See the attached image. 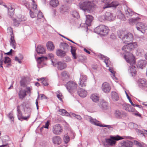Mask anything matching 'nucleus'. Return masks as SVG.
Segmentation results:
<instances>
[{"instance_id":"nucleus-1","label":"nucleus","mask_w":147,"mask_h":147,"mask_svg":"<svg viewBox=\"0 0 147 147\" xmlns=\"http://www.w3.org/2000/svg\"><path fill=\"white\" fill-rule=\"evenodd\" d=\"M127 63H129L131 66L129 72L131 74L132 76H135L136 74V67L135 66V61L134 57L131 53H129L128 55H125L123 56Z\"/></svg>"},{"instance_id":"nucleus-2","label":"nucleus","mask_w":147,"mask_h":147,"mask_svg":"<svg viewBox=\"0 0 147 147\" xmlns=\"http://www.w3.org/2000/svg\"><path fill=\"white\" fill-rule=\"evenodd\" d=\"M94 5L92 2L86 0L84 2H80L79 4V6L80 9L85 12L89 13L94 6Z\"/></svg>"},{"instance_id":"nucleus-3","label":"nucleus","mask_w":147,"mask_h":147,"mask_svg":"<svg viewBox=\"0 0 147 147\" xmlns=\"http://www.w3.org/2000/svg\"><path fill=\"white\" fill-rule=\"evenodd\" d=\"M118 36L124 43L132 41L133 40V36L130 33L125 34L123 31H121L118 33Z\"/></svg>"},{"instance_id":"nucleus-4","label":"nucleus","mask_w":147,"mask_h":147,"mask_svg":"<svg viewBox=\"0 0 147 147\" xmlns=\"http://www.w3.org/2000/svg\"><path fill=\"white\" fill-rule=\"evenodd\" d=\"M123 138L118 135L111 136L109 138L105 139V141L107 144L110 146H113L115 145L116 141L121 140Z\"/></svg>"},{"instance_id":"nucleus-5","label":"nucleus","mask_w":147,"mask_h":147,"mask_svg":"<svg viewBox=\"0 0 147 147\" xmlns=\"http://www.w3.org/2000/svg\"><path fill=\"white\" fill-rule=\"evenodd\" d=\"M108 28L104 25H100L96 27L94 31L98 34L105 36L107 35L109 32Z\"/></svg>"},{"instance_id":"nucleus-6","label":"nucleus","mask_w":147,"mask_h":147,"mask_svg":"<svg viewBox=\"0 0 147 147\" xmlns=\"http://www.w3.org/2000/svg\"><path fill=\"white\" fill-rule=\"evenodd\" d=\"M123 108L126 111L132 113V114L135 116L139 117H141V114L129 104H123Z\"/></svg>"},{"instance_id":"nucleus-7","label":"nucleus","mask_w":147,"mask_h":147,"mask_svg":"<svg viewBox=\"0 0 147 147\" xmlns=\"http://www.w3.org/2000/svg\"><path fill=\"white\" fill-rule=\"evenodd\" d=\"M89 119L90 122L93 125L100 127H106L110 130H112L113 129V128L111 125L102 124L100 121L91 117H90Z\"/></svg>"},{"instance_id":"nucleus-8","label":"nucleus","mask_w":147,"mask_h":147,"mask_svg":"<svg viewBox=\"0 0 147 147\" xmlns=\"http://www.w3.org/2000/svg\"><path fill=\"white\" fill-rule=\"evenodd\" d=\"M99 20L101 22L105 20L111 21L115 19V16H113L112 13L107 12L105 13V15L99 17Z\"/></svg>"},{"instance_id":"nucleus-9","label":"nucleus","mask_w":147,"mask_h":147,"mask_svg":"<svg viewBox=\"0 0 147 147\" xmlns=\"http://www.w3.org/2000/svg\"><path fill=\"white\" fill-rule=\"evenodd\" d=\"M137 47V44L136 42L130 43L124 45L122 49L124 52H128L129 51L132 50Z\"/></svg>"},{"instance_id":"nucleus-10","label":"nucleus","mask_w":147,"mask_h":147,"mask_svg":"<svg viewBox=\"0 0 147 147\" xmlns=\"http://www.w3.org/2000/svg\"><path fill=\"white\" fill-rule=\"evenodd\" d=\"M67 89L69 92L71 93L72 92L75 91L77 88V84L74 82L69 81L65 85Z\"/></svg>"},{"instance_id":"nucleus-11","label":"nucleus","mask_w":147,"mask_h":147,"mask_svg":"<svg viewBox=\"0 0 147 147\" xmlns=\"http://www.w3.org/2000/svg\"><path fill=\"white\" fill-rule=\"evenodd\" d=\"M52 63L53 66L56 67L59 70H60L65 69L67 66L66 63L61 61H56L55 62L52 61Z\"/></svg>"},{"instance_id":"nucleus-12","label":"nucleus","mask_w":147,"mask_h":147,"mask_svg":"<svg viewBox=\"0 0 147 147\" xmlns=\"http://www.w3.org/2000/svg\"><path fill=\"white\" fill-rule=\"evenodd\" d=\"M52 131L53 133L56 135H60L63 131L62 127L59 124L54 125L52 127Z\"/></svg>"},{"instance_id":"nucleus-13","label":"nucleus","mask_w":147,"mask_h":147,"mask_svg":"<svg viewBox=\"0 0 147 147\" xmlns=\"http://www.w3.org/2000/svg\"><path fill=\"white\" fill-rule=\"evenodd\" d=\"M137 29L142 33H144L145 30L147 29L146 24L142 22H138L136 24Z\"/></svg>"},{"instance_id":"nucleus-14","label":"nucleus","mask_w":147,"mask_h":147,"mask_svg":"<svg viewBox=\"0 0 147 147\" xmlns=\"http://www.w3.org/2000/svg\"><path fill=\"white\" fill-rule=\"evenodd\" d=\"M138 85L141 88L145 90L147 88V82L145 79H140L138 81Z\"/></svg>"},{"instance_id":"nucleus-15","label":"nucleus","mask_w":147,"mask_h":147,"mask_svg":"<svg viewBox=\"0 0 147 147\" xmlns=\"http://www.w3.org/2000/svg\"><path fill=\"white\" fill-rule=\"evenodd\" d=\"M87 80V77L86 76L83 74H80V81L79 83L80 86L81 87H85L86 86V84L85 82Z\"/></svg>"},{"instance_id":"nucleus-16","label":"nucleus","mask_w":147,"mask_h":147,"mask_svg":"<svg viewBox=\"0 0 147 147\" xmlns=\"http://www.w3.org/2000/svg\"><path fill=\"white\" fill-rule=\"evenodd\" d=\"M101 88L104 92L107 93L110 91L111 87L108 83L105 82L102 84Z\"/></svg>"},{"instance_id":"nucleus-17","label":"nucleus","mask_w":147,"mask_h":147,"mask_svg":"<svg viewBox=\"0 0 147 147\" xmlns=\"http://www.w3.org/2000/svg\"><path fill=\"white\" fill-rule=\"evenodd\" d=\"M24 110L25 117L24 118V120H26L30 117L31 109L29 107H26V108H24Z\"/></svg>"},{"instance_id":"nucleus-18","label":"nucleus","mask_w":147,"mask_h":147,"mask_svg":"<svg viewBox=\"0 0 147 147\" xmlns=\"http://www.w3.org/2000/svg\"><path fill=\"white\" fill-rule=\"evenodd\" d=\"M125 14L127 17L132 16L134 14H136L135 12L133 11L131 9L127 6H126L125 8Z\"/></svg>"},{"instance_id":"nucleus-19","label":"nucleus","mask_w":147,"mask_h":147,"mask_svg":"<svg viewBox=\"0 0 147 147\" xmlns=\"http://www.w3.org/2000/svg\"><path fill=\"white\" fill-rule=\"evenodd\" d=\"M146 65L147 62L146 60H140L138 61L137 66L138 67L143 69L144 67H145Z\"/></svg>"},{"instance_id":"nucleus-20","label":"nucleus","mask_w":147,"mask_h":147,"mask_svg":"<svg viewBox=\"0 0 147 147\" xmlns=\"http://www.w3.org/2000/svg\"><path fill=\"white\" fill-rule=\"evenodd\" d=\"M52 141L54 144L59 145L61 143V139L60 137L55 136L53 138Z\"/></svg>"},{"instance_id":"nucleus-21","label":"nucleus","mask_w":147,"mask_h":147,"mask_svg":"<svg viewBox=\"0 0 147 147\" xmlns=\"http://www.w3.org/2000/svg\"><path fill=\"white\" fill-rule=\"evenodd\" d=\"M78 93L81 97H85L87 95V92L82 88H80L78 90Z\"/></svg>"},{"instance_id":"nucleus-22","label":"nucleus","mask_w":147,"mask_h":147,"mask_svg":"<svg viewBox=\"0 0 147 147\" xmlns=\"http://www.w3.org/2000/svg\"><path fill=\"white\" fill-rule=\"evenodd\" d=\"M17 116L18 119L22 121V120H24V117L22 116V113L20 110V107L19 105L17 106Z\"/></svg>"},{"instance_id":"nucleus-23","label":"nucleus","mask_w":147,"mask_h":147,"mask_svg":"<svg viewBox=\"0 0 147 147\" xmlns=\"http://www.w3.org/2000/svg\"><path fill=\"white\" fill-rule=\"evenodd\" d=\"M86 20L85 23L88 26L91 25V23L93 20V17L91 15H86Z\"/></svg>"},{"instance_id":"nucleus-24","label":"nucleus","mask_w":147,"mask_h":147,"mask_svg":"<svg viewBox=\"0 0 147 147\" xmlns=\"http://www.w3.org/2000/svg\"><path fill=\"white\" fill-rule=\"evenodd\" d=\"M66 53L65 51H63L60 49L57 50L56 51V55L61 57L65 56L66 54Z\"/></svg>"},{"instance_id":"nucleus-25","label":"nucleus","mask_w":147,"mask_h":147,"mask_svg":"<svg viewBox=\"0 0 147 147\" xmlns=\"http://www.w3.org/2000/svg\"><path fill=\"white\" fill-rule=\"evenodd\" d=\"M18 95L20 99H23L27 95L26 90L21 89L18 93Z\"/></svg>"},{"instance_id":"nucleus-26","label":"nucleus","mask_w":147,"mask_h":147,"mask_svg":"<svg viewBox=\"0 0 147 147\" xmlns=\"http://www.w3.org/2000/svg\"><path fill=\"white\" fill-rule=\"evenodd\" d=\"M36 51L38 54H43L45 52V48L41 45H38L36 48Z\"/></svg>"},{"instance_id":"nucleus-27","label":"nucleus","mask_w":147,"mask_h":147,"mask_svg":"<svg viewBox=\"0 0 147 147\" xmlns=\"http://www.w3.org/2000/svg\"><path fill=\"white\" fill-rule=\"evenodd\" d=\"M60 47L61 48H63L65 51L66 52L68 51L69 48V45L65 42H61L60 45Z\"/></svg>"},{"instance_id":"nucleus-28","label":"nucleus","mask_w":147,"mask_h":147,"mask_svg":"<svg viewBox=\"0 0 147 147\" xmlns=\"http://www.w3.org/2000/svg\"><path fill=\"white\" fill-rule=\"evenodd\" d=\"M119 3L117 1H112L111 2L110 4L108 6H104L103 7V8L104 9L105 8L110 7H116L117 6L119 5Z\"/></svg>"},{"instance_id":"nucleus-29","label":"nucleus","mask_w":147,"mask_h":147,"mask_svg":"<svg viewBox=\"0 0 147 147\" xmlns=\"http://www.w3.org/2000/svg\"><path fill=\"white\" fill-rule=\"evenodd\" d=\"M99 107L102 109H106L108 106L107 103L104 100H101L99 105Z\"/></svg>"},{"instance_id":"nucleus-30","label":"nucleus","mask_w":147,"mask_h":147,"mask_svg":"<svg viewBox=\"0 0 147 147\" xmlns=\"http://www.w3.org/2000/svg\"><path fill=\"white\" fill-rule=\"evenodd\" d=\"M101 58L102 59H104V62L105 63L106 66L107 67H109L111 63L109 58L103 55H101Z\"/></svg>"},{"instance_id":"nucleus-31","label":"nucleus","mask_w":147,"mask_h":147,"mask_svg":"<svg viewBox=\"0 0 147 147\" xmlns=\"http://www.w3.org/2000/svg\"><path fill=\"white\" fill-rule=\"evenodd\" d=\"M8 15L11 18L14 13V9L10 5L7 8Z\"/></svg>"},{"instance_id":"nucleus-32","label":"nucleus","mask_w":147,"mask_h":147,"mask_svg":"<svg viewBox=\"0 0 147 147\" xmlns=\"http://www.w3.org/2000/svg\"><path fill=\"white\" fill-rule=\"evenodd\" d=\"M46 46L47 49L50 51L53 50L55 48L53 44L51 42L49 41L47 43Z\"/></svg>"},{"instance_id":"nucleus-33","label":"nucleus","mask_w":147,"mask_h":147,"mask_svg":"<svg viewBox=\"0 0 147 147\" xmlns=\"http://www.w3.org/2000/svg\"><path fill=\"white\" fill-rule=\"evenodd\" d=\"M69 8V7L66 5H62L60 7L59 9L60 12L63 13L67 11Z\"/></svg>"},{"instance_id":"nucleus-34","label":"nucleus","mask_w":147,"mask_h":147,"mask_svg":"<svg viewBox=\"0 0 147 147\" xmlns=\"http://www.w3.org/2000/svg\"><path fill=\"white\" fill-rule=\"evenodd\" d=\"M10 43V45L14 49H15L16 48V43L14 39V36H11V37Z\"/></svg>"},{"instance_id":"nucleus-35","label":"nucleus","mask_w":147,"mask_h":147,"mask_svg":"<svg viewBox=\"0 0 147 147\" xmlns=\"http://www.w3.org/2000/svg\"><path fill=\"white\" fill-rule=\"evenodd\" d=\"M4 63H7L6 67H9L11 65V59L8 57H5L4 59Z\"/></svg>"},{"instance_id":"nucleus-36","label":"nucleus","mask_w":147,"mask_h":147,"mask_svg":"<svg viewBox=\"0 0 147 147\" xmlns=\"http://www.w3.org/2000/svg\"><path fill=\"white\" fill-rule=\"evenodd\" d=\"M122 145L125 147H131L132 143L131 142L127 141H123L122 143Z\"/></svg>"},{"instance_id":"nucleus-37","label":"nucleus","mask_w":147,"mask_h":147,"mask_svg":"<svg viewBox=\"0 0 147 147\" xmlns=\"http://www.w3.org/2000/svg\"><path fill=\"white\" fill-rule=\"evenodd\" d=\"M50 4L52 7H55L58 5L59 2L58 0H51L50 1Z\"/></svg>"},{"instance_id":"nucleus-38","label":"nucleus","mask_w":147,"mask_h":147,"mask_svg":"<svg viewBox=\"0 0 147 147\" xmlns=\"http://www.w3.org/2000/svg\"><path fill=\"white\" fill-rule=\"evenodd\" d=\"M90 98L94 102H97L99 100V97L96 94H92L90 96Z\"/></svg>"},{"instance_id":"nucleus-39","label":"nucleus","mask_w":147,"mask_h":147,"mask_svg":"<svg viewBox=\"0 0 147 147\" xmlns=\"http://www.w3.org/2000/svg\"><path fill=\"white\" fill-rule=\"evenodd\" d=\"M111 95L112 98L113 100L117 101L119 100V97L118 94L115 92H112Z\"/></svg>"},{"instance_id":"nucleus-40","label":"nucleus","mask_w":147,"mask_h":147,"mask_svg":"<svg viewBox=\"0 0 147 147\" xmlns=\"http://www.w3.org/2000/svg\"><path fill=\"white\" fill-rule=\"evenodd\" d=\"M140 19V18L138 17H137L135 18H130L129 19V23L131 25H134L137 21Z\"/></svg>"},{"instance_id":"nucleus-41","label":"nucleus","mask_w":147,"mask_h":147,"mask_svg":"<svg viewBox=\"0 0 147 147\" xmlns=\"http://www.w3.org/2000/svg\"><path fill=\"white\" fill-rule=\"evenodd\" d=\"M59 111L61 113V115L63 116H69V114L65 110L63 109H60Z\"/></svg>"},{"instance_id":"nucleus-42","label":"nucleus","mask_w":147,"mask_h":147,"mask_svg":"<svg viewBox=\"0 0 147 147\" xmlns=\"http://www.w3.org/2000/svg\"><path fill=\"white\" fill-rule=\"evenodd\" d=\"M71 51L72 55L74 59H76L77 57L76 56V48L74 47L73 48L72 46H71Z\"/></svg>"},{"instance_id":"nucleus-43","label":"nucleus","mask_w":147,"mask_h":147,"mask_svg":"<svg viewBox=\"0 0 147 147\" xmlns=\"http://www.w3.org/2000/svg\"><path fill=\"white\" fill-rule=\"evenodd\" d=\"M19 56L18 57L17 56L15 57V60L16 61H18L19 63H20L22 62L21 61L23 59V57L21 54H19Z\"/></svg>"},{"instance_id":"nucleus-44","label":"nucleus","mask_w":147,"mask_h":147,"mask_svg":"<svg viewBox=\"0 0 147 147\" xmlns=\"http://www.w3.org/2000/svg\"><path fill=\"white\" fill-rule=\"evenodd\" d=\"M136 131L138 135L142 134L144 136V134H146V132H147V130L144 129H143L142 130H141L139 129H136Z\"/></svg>"},{"instance_id":"nucleus-45","label":"nucleus","mask_w":147,"mask_h":147,"mask_svg":"<svg viewBox=\"0 0 147 147\" xmlns=\"http://www.w3.org/2000/svg\"><path fill=\"white\" fill-rule=\"evenodd\" d=\"M62 76L65 79H67L69 78L68 74L66 71H64L61 73Z\"/></svg>"},{"instance_id":"nucleus-46","label":"nucleus","mask_w":147,"mask_h":147,"mask_svg":"<svg viewBox=\"0 0 147 147\" xmlns=\"http://www.w3.org/2000/svg\"><path fill=\"white\" fill-rule=\"evenodd\" d=\"M109 71L111 73V77L114 79H117L116 77L115 76V72L113 70V68L111 67H110L109 69Z\"/></svg>"},{"instance_id":"nucleus-47","label":"nucleus","mask_w":147,"mask_h":147,"mask_svg":"<svg viewBox=\"0 0 147 147\" xmlns=\"http://www.w3.org/2000/svg\"><path fill=\"white\" fill-rule=\"evenodd\" d=\"M7 33L10 34L11 37L14 36L13 34V31L12 28L11 27H9L7 29Z\"/></svg>"},{"instance_id":"nucleus-48","label":"nucleus","mask_w":147,"mask_h":147,"mask_svg":"<svg viewBox=\"0 0 147 147\" xmlns=\"http://www.w3.org/2000/svg\"><path fill=\"white\" fill-rule=\"evenodd\" d=\"M121 112L119 110H116L115 112V117L118 118H121Z\"/></svg>"},{"instance_id":"nucleus-49","label":"nucleus","mask_w":147,"mask_h":147,"mask_svg":"<svg viewBox=\"0 0 147 147\" xmlns=\"http://www.w3.org/2000/svg\"><path fill=\"white\" fill-rule=\"evenodd\" d=\"M117 18L120 19L125 21V18L124 14H123L121 12L119 13L117 15Z\"/></svg>"},{"instance_id":"nucleus-50","label":"nucleus","mask_w":147,"mask_h":147,"mask_svg":"<svg viewBox=\"0 0 147 147\" xmlns=\"http://www.w3.org/2000/svg\"><path fill=\"white\" fill-rule=\"evenodd\" d=\"M101 1L105 4V5L103 7H104L109 6L112 0H101Z\"/></svg>"},{"instance_id":"nucleus-51","label":"nucleus","mask_w":147,"mask_h":147,"mask_svg":"<svg viewBox=\"0 0 147 147\" xmlns=\"http://www.w3.org/2000/svg\"><path fill=\"white\" fill-rule=\"evenodd\" d=\"M47 57H41L38 58L37 61L38 63L40 64L41 62L43 61L45 59L47 60Z\"/></svg>"},{"instance_id":"nucleus-52","label":"nucleus","mask_w":147,"mask_h":147,"mask_svg":"<svg viewBox=\"0 0 147 147\" xmlns=\"http://www.w3.org/2000/svg\"><path fill=\"white\" fill-rule=\"evenodd\" d=\"M137 54L138 55L140 56L144 53V50L141 48H138L137 50Z\"/></svg>"},{"instance_id":"nucleus-53","label":"nucleus","mask_w":147,"mask_h":147,"mask_svg":"<svg viewBox=\"0 0 147 147\" xmlns=\"http://www.w3.org/2000/svg\"><path fill=\"white\" fill-rule=\"evenodd\" d=\"M129 127L131 129L134 128L135 129H136L138 127V126L136 124L133 123H129Z\"/></svg>"},{"instance_id":"nucleus-54","label":"nucleus","mask_w":147,"mask_h":147,"mask_svg":"<svg viewBox=\"0 0 147 147\" xmlns=\"http://www.w3.org/2000/svg\"><path fill=\"white\" fill-rule=\"evenodd\" d=\"M72 15L73 17L77 19L79 18V15L78 13L76 11H74L72 12Z\"/></svg>"},{"instance_id":"nucleus-55","label":"nucleus","mask_w":147,"mask_h":147,"mask_svg":"<svg viewBox=\"0 0 147 147\" xmlns=\"http://www.w3.org/2000/svg\"><path fill=\"white\" fill-rule=\"evenodd\" d=\"M69 137L67 134L64 135L63 140L65 143H67L69 141Z\"/></svg>"},{"instance_id":"nucleus-56","label":"nucleus","mask_w":147,"mask_h":147,"mask_svg":"<svg viewBox=\"0 0 147 147\" xmlns=\"http://www.w3.org/2000/svg\"><path fill=\"white\" fill-rule=\"evenodd\" d=\"M26 89L27 90L26 93H27L30 96L31 93V91L32 90V87L26 86Z\"/></svg>"},{"instance_id":"nucleus-57","label":"nucleus","mask_w":147,"mask_h":147,"mask_svg":"<svg viewBox=\"0 0 147 147\" xmlns=\"http://www.w3.org/2000/svg\"><path fill=\"white\" fill-rule=\"evenodd\" d=\"M20 83L21 86L24 87H26L27 86L26 82L24 80H21L20 81Z\"/></svg>"},{"instance_id":"nucleus-58","label":"nucleus","mask_w":147,"mask_h":147,"mask_svg":"<svg viewBox=\"0 0 147 147\" xmlns=\"http://www.w3.org/2000/svg\"><path fill=\"white\" fill-rule=\"evenodd\" d=\"M71 115L73 117H75L78 120H81L82 119V117L80 115H76L75 113H72Z\"/></svg>"},{"instance_id":"nucleus-59","label":"nucleus","mask_w":147,"mask_h":147,"mask_svg":"<svg viewBox=\"0 0 147 147\" xmlns=\"http://www.w3.org/2000/svg\"><path fill=\"white\" fill-rule=\"evenodd\" d=\"M134 143L135 145L136 146V147H143L141 144L137 141H134Z\"/></svg>"},{"instance_id":"nucleus-60","label":"nucleus","mask_w":147,"mask_h":147,"mask_svg":"<svg viewBox=\"0 0 147 147\" xmlns=\"http://www.w3.org/2000/svg\"><path fill=\"white\" fill-rule=\"evenodd\" d=\"M43 15H42V12H40V11H39L38 12V13L37 15V19L38 18V19H41L43 18Z\"/></svg>"},{"instance_id":"nucleus-61","label":"nucleus","mask_w":147,"mask_h":147,"mask_svg":"<svg viewBox=\"0 0 147 147\" xmlns=\"http://www.w3.org/2000/svg\"><path fill=\"white\" fill-rule=\"evenodd\" d=\"M8 117L9 119L12 121H13L14 118L12 113H10L8 115Z\"/></svg>"},{"instance_id":"nucleus-62","label":"nucleus","mask_w":147,"mask_h":147,"mask_svg":"<svg viewBox=\"0 0 147 147\" xmlns=\"http://www.w3.org/2000/svg\"><path fill=\"white\" fill-rule=\"evenodd\" d=\"M30 17L32 18H33L36 17V15L34 14V13L31 10L30 11Z\"/></svg>"},{"instance_id":"nucleus-63","label":"nucleus","mask_w":147,"mask_h":147,"mask_svg":"<svg viewBox=\"0 0 147 147\" xmlns=\"http://www.w3.org/2000/svg\"><path fill=\"white\" fill-rule=\"evenodd\" d=\"M32 2L33 3V6H32V8L33 9H36L37 8V6L36 4L35 3V2L34 1V0H32Z\"/></svg>"},{"instance_id":"nucleus-64","label":"nucleus","mask_w":147,"mask_h":147,"mask_svg":"<svg viewBox=\"0 0 147 147\" xmlns=\"http://www.w3.org/2000/svg\"><path fill=\"white\" fill-rule=\"evenodd\" d=\"M62 94H58L57 95V97L61 101H62V99L61 97H62Z\"/></svg>"}]
</instances>
